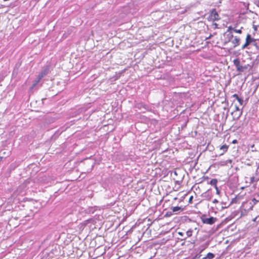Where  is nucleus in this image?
Masks as SVG:
<instances>
[{"label": "nucleus", "instance_id": "nucleus-1", "mask_svg": "<svg viewBox=\"0 0 259 259\" xmlns=\"http://www.w3.org/2000/svg\"><path fill=\"white\" fill-rule=\"evenodd\" d=\"M141 248L133 246L131 247V257H136L137 254H141Z\"/></svg>", "mask_w": 259, "mask_h": 259}, {"label": "nucleus", "instance_id": "nucleus-2", "mask_svg": "<svg viewBox=\"0 0 259 259\" xmlns=\"http://www.w3.org/2000/svg\"><path fill=\"white\" fill-rule=\"evenodd\" d=\"M216 218L211 217L210 218H202V222L204 224L212 225L216 221Z\"/></svg>", "mask_w": 259, "mask_h": 259}, {"label": "nucleus", "instance_id": "nucleus-3", "mask_svg": "<svg viewBox=\"0 0 259 259\" xmlns=\"http://www.w3.org/2000/svg\"><path fill=\"white\" fill-rule=\"evenodd\" d=\"M231 114L234 120H237L242 114V111H233Z\"/></svg>", "mask_w": 259, "mask_h": 259}, {"label": "nucleus", "instance_id": "nucleus-4", "mask_svg": "<svg viewBox=\"0 0 259 259\" xmlns=\"http://www.w3.org/2000/svg\"><path fill=\"white\" fill-rule=\"evenodd\" d=\"M210 16L213 21H218L220 19L219 15L215 9L211 11Z\"/></svg>", "mask_w": 259, "mask_h": 259}, {"label": "nucleus", "instance_id": "nucleus-5", "mask_svg": "<svg viewBox=\"0 0 259 259\" xmlns=\"http://www.w3.org/2000/svg\"><path fill=\"white\" fill-rule=\"evenodd\" d=\"M50 71L49 67L48 66H46L44 69L41 71L39 75L43 78L45 76L49 73Z\"/></svg>", "mask_w": 259, "mask_h": 259}, {"label": "nucleus", "instance_id": "nucleus-6", "mask_svg": "<svg viewBox=\"0 0 259 259\" xmlns=\"http://www.w3.org/2000/svg\"><path fill=\"white\" fill-rule=\"evenodd\" d=\"M245 41L249 45L255 41V39L252 38L249 34H247Z\"/></svg>", "mask_w": 259, "mask_h": 259}, {"label": "nucleus", "instance_id": "nucleus-7", "mask_svg": "<svg viewBox=\"0 0 259 259\" xmlns=\"http://www.w3.org/2000/svg\"><path fill=\"white\" fill-rule=\"evenodd\" d=\"M42 78L38 74V76L35 78V79L33 81L32 87H31V89H33L35 86H36V85L39 82V81H40V80Z\"/></svg>", "mask_w": 259, "mask_h": 259}, {"label": "nucleus", "instance_id": "nucleus-8", "mask_svg": "<svg viewBox=\"0 0 259 259\" xmlns=\"http://www.w3.org/2000/svg\"><path fill=\"white\" fill-rule=\"evenodd\" d=\"M42 78L38 74V76L35 78V79L33 81L32 87H31V89H33L35 86H36V85L39 82V81H40V80Z\"/></svg>", "mask_w": 259, "mask_h": 259}, {"label": "nucleus", "instance_id": "nucleus-9", "mask_svg": "<svg viewBox=\"0 0 259 259\" xmlns=\"http://www.w3.org/2000/svg\"><path fill=\"white\" fill-rule=\"evenodd\" d=\"M232 31H233L236 33H240V34L242 33L241 29H236L234 28H233L232 26H229L228 28L227 32H230V33H232Z\"/></svg>", "mask_w": 259, "mask_h": 259}, {"label": "nucleus", "instance_id": "nucleus-10", "mask_svg": "<svg viewBox=\"0 0 259 259\" xmlns=\"http://www.w3.org/2000/svg\"><path fill=\"white\" fill-rule=\"evenodd\" d=\"M232 98H235L238 102L239 103L240 105H242L244 103V100L242 98H240L238 95L235 94L233 95H232Z\"/></svg>", "mask_w": 259, "mask_h": 259}, {"label": "nucleus", "instance_id": "nucleus-11", "mask_svg": "<svg viewBox=\"0 0 259 259\" xmlns=\"http://www.w3.org/2000/svg\"><path fill=\"white\" fill-rule=\"evenodd\" d=\"M171 209H172V212H175L176 214L182 211L183 209L181 207L179 206L171 207Z\"/></svg>", "mask_w": 259, "mask_h": 259}, {"label": "nucleus", "instance_id": "nucleus-12", "mask_svg": "<svg viewBox=\"0 0 259 259\" xmlns=\"http://www.w3.org/2000/svg\"><path fill=\"white\" fill-rule=\"evenodd\" d=\"M240 39L239 38L235 37V38L232 40V42L234 44V47L235 48L240 45Z\"/></svg>", "mask_w": 259, "mask_h": 259}, {"label": "nucleus", "instance_id": "nucleus-13", "mask_svg": "<svg viewBox=\"0 0 259 259\" xmlns=\"http://www.w3.org/2000/svg\"><path fill=\"white\" fill-rule=\"evenodd\" d=\"M248 68V65L242 66L240 65L237 68V70L239 72H243Z\"/></svg>", "mask_w": 259, "mask_h": 259}, {"label": "nucleus", "instance_id": "nucleus-14", "mask_svg": "<svg viewBox=\"0 0 259 259\" xmlns=\"http://www.w3.org/2000/svg\"><path fill=\"white\" fill-rule=\"evenodd\" d=\"M228 146H227V145L225 144V145L222 146L220 147V150L222 151L223 152H222V153H221V155H222L225 152H226L228 150Z\"/></svg>", "mask_w": 259, "mask_h": 259}, {"label": "nucleus", "instance_id": "nucleus-15", "mask_svg": "<svg viewBox=\"0 0 259 259\" xmlns=\"http://www.w3.org/2000/svg\"><path fill=\"white\" fill-rule=\"evenodd\" d=\"M233 63L234 65L236 66V68L240 65V62L238 58L235 59L233 60Z\"/></svg>", "mask_w": 259, "mask_h": 259}, {"label": "nucleus", "instance_id": "nucleus-16", "mask_svg": "<svg viewBox=\"0 0 259 259\" xmlns=\"http://www.w3.org/2000/svg\"><path fill=\"white\" fill-rule=\"evenodd\" d=\"M214 257V255L212 253L209 252L206 257H204L202 259H212Z\"/></svg>", "mask_w": 259, "mask_h": 259}, {"label": "nucleus", "instance_id": "nucleus-17", "mask_svg": "<svg viewBox=\"0 0 259 259\" xmlns=\"http://www.w3.org/2000/svg\"><path fill=\"white\" fill-rule=\"evenodd\" d=\"M218 181L215 179H213L211 180V181L209 182V184L211 185L212 186H214V187H217V184Z\"/></svg>", "mask_w": 259, "mask_h": 259}, {"label": "nucleus", "instance_id": "nucleus-18", "mask_svg": "<svg viewBox=\"0 0 259 259\" xmlns=\"http://www.w3.org/2000/svg\"><path fill=\"white\" fill-rule=\"evenodd\" d=\"M137 108H139L140 110H142V108L146 109V105L145 104H143V103H139L137 104Z\"/></svg>", "mask_w": 259, "mask_h": 259}, {"label": "nucleus", "instance_id": "nucleus-19", "mask_svg": "<svg viewBox=\"0 0 259 259\" xmlns=\"http://www.w3.org/2000/svg\"><path fill=\"white\" fill-rule=\"evenodd\" d=\"M193 233V230L192 229H189L186 232V235L187 237H190L192 236Z\"/></svg>", "mask_w": 259, "mask_h": 259}, {"label": "nucleus", "instance_id": "nucleus-20", "mask_svg": "<svg viewBox=\"0 0 259 259\" xmlns=\"http://www.w3.org/2000/svg\"><path fill=\"white\" fill-rule=\"evenodd\" d=\"M173 212L172 211H167L165 214V217H169L172 215Z\"/></svg>", "mask_w": 259, "mask_h": 259}, {"label": "nucleus", "instance_id": "nucleus-21", "mask_svg": "<svg viewBox=\"0 0 259 259\" xmlns=\"http://www.w3.org/2000/svg\"><path fill=\"white\" fill-rule=\"evenodd\" d=\"M228 35H229V39H228V41H232V39L233 38V35L232 34V33H230V32H229V33L228 34Z\"/></svg>", "mask_w": 259, "mask_h": 259}, {"label": "nucleus", "instance_id": "nucleus-22", "mask_svg": "<svg viewBox=\"0 0 259 259\" xmlns=\"http://www.w3.org/2000/svg\"><path fill=\"white\" fill-rule=\"evenodd\" d=\"M258 181V180H255V178H254V177H251V178H250V183L251 184H252V183H253L255 181Z\"/></svg>", "mask_w": 259, "mask_h": 259}, {"label": "nucleus", "instance_id": "nucleus-23", "mask_svg": "<svg viewBox=\"0 0 259 259\" xmlns=\"http://www.w3.org/2000/svg\"><path fill=\"white\" fill-rule=\"evenodd\" d=\"M249 45L245 41V43L242 46V49L243 50L246 48Z\"/></svg>", "mask_w": 259, "mask_h": 259}, {"label": "nucleus", "instance_id": "nucleus-24", "mask_svg": "<svg viewBox=\"0 0 259 259\" xmlns=\"http://www.w3.org/2000/svg\"><path fill=\"white\" fill-rule=\"evenodd\" d=\"M235 110L234 111H242L241 109H240L239 108V107H238V106H237V105H236L235 106Z\"/></svg>", "mask_w": 259, "mask_h": 259}, {"label": "nucleus", "instance_id": "nucleus-25", "mask_svg": "<svg viewBox=\"0 0 259 259\" xmlns=\"http://www.w3.org/2000/svg\"><path fill=\"white\" fill-rule=\"evenodd\" d=\"M252 201L253 202L254 204H255L256 202H258L259 200H256L255 198H253Z\"/></svg>", "mask_w": 259, "mask_h": 259}, {"label": "nucleus", "instance_id": "nucleus-26", "mask_svg": "<svg viewBox=\"0 0 259 259\" xmlns=\"http://www.w3.org/2000/svg\"><path fill=\"white\" fill-rule=\"evenodd\" d=\"M215 189H216V190H217V193L218 194H219V193H220V190H219V189H218V187H215Z\"/></svg>", "mask_w": 259, "mask_h": 259}, {"label": "nucleus", "instance_id": "nucleus-27", "mask_svg": "<svg viewBox=\"0 0 259 259\" xmlns=\"http://www.w3.org/2000/svg\"><path fill=\"white\" fill-rule=\"evenodd\" d=\"M203 195H203L204 197H208V195L207 192L204 193Z\"/></svg>", "mask_w": 259, "mask_h": 259}, {"label": "nucleus", "instance_id": "nucleus-28", "mask_svg": "<svg viewBox=\"0 0 259 259\" xmlns=\"http://www.w3.org/2000/svg\"><path fill=\"white\" fill-rule=\"evenodd\" d=\"M218 202H219V201H218V200L217 199H214L213 200V201H212V202H213V203H218Z\"/></svg>", "mask_w": 259, "mask_h": 259}, {"label": "nucleus", "instance_id": "nucleus-29", "mask_svg": "<svg viewBox=\"0 0 259 259\" xmlns=\"http://www.w3.org/2000/svg\"><path fill=\"white\" fill-rule=\"evenodd\" d=\"M253 45L254 46H255L256 48H258V46H257V44H256V43H255V42L253 43Z\"/></svg>", "mask_w": 259, "mask_h": 259}, {"label": "nucleus", "instance_id": "nucleus-30", "mask_svg": "<svg viewBox=\"0 0 259 259\" xmlns=\"http://www.w3.org/2000/svg\"><path fill=\"white\" fill-rule=\"evenodd\" d=\"M178 234L181 235V236H184V233L183 232H179Z\"/></svg>", "mask_w": 259, "mask_h": 259}, {"label": "nucleus", "instance_id": "nucleus-31", "mask_svg": "<svg viewBox=\"0 0 259 259\" xmlns=\"http://www.w3.org/2000/svg\"><path fill=\"white\" fill-rule=\"evenodd\" d=\"M253 28L255 30H257V26L255 25H253Z\"/></svg>", "mask_w": 259, "mask_h": 259}, {"label": "nucleus", "instance_id": "nucleus-32", "mask_svg": "<svg viewBox=\"0 0 259 259\" xmlns=\"http://www.w3.org/2000/svg\"><path fill=\"white\" fill-rule=\"evenodd\" d=\"M192 199H193V196H191L190 199H189V201H191L192 200Z\"/></svg>", "mask_w": 259, "mask_h": 259}, {"label": "nucleus", "instance_id": "nucleus-33", "mask_svg": "<svg viewBox=\"0 0 259 259\" xmlns=\"http://www.w3.org/2000/svg\"><path fill=\"white\" fill-rule=\"evenodd\" d=\"M236 142H237V141H236V140H234V141H233V143H236Z\"/></svg>", "mask_w": 259, "mask_h": 259}, {"label": "nucleus", "instance_id": "nucleus-34", "mask_svg": "<svg viewBox=\"0 0 259 259\" xmlns=\"http://www.w3.org/2000/svg\"><path fill=\"white\" fill-rule=\"evenodd\" d=\"M187 237H185L184 238V239H183L182 240H185L186 239Z\"/></svg>", "mask_w": 259, "mask_h": 259}, {"label": "nucleus", "instance_id": "nucleus-35", "mask_svg": "<svg viewBox=\"0 0 259 259\" xmlns=\"http://www.w3.org/2000/svg\"><path fill=\"white\" fill-rule=\"evenodd\" d=\"M152 258V257H150L149 259H151Z\"/></svg>", "mask_w": 259, "mask_h": 259}]
</instances>
